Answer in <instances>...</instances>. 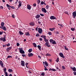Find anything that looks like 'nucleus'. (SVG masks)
<instances>
[{
  "label": "nucleus",
  "instance_id": "f257e3e1",
  "mask_svg": "<svg viewBox=\"0 0 76 76\" xmlns=\"http://www.w3.org/2000/svg\"><path fill=\"white\" fill-rule=\"evenodd\" d=\"M19 50L20 53L21 54H24L25 53V52L23 50V49L22 48H20L19 49Z\"/></svg>",
  "mask_w": 76,
  "mask_h": 76
},
{
  "label": "nucleus",
  "instance_id": "f03ea898",
  "mask_svg": "<svg viewBox=\"0 0 76 76\" xmlns=\"http://www.w3.org/2000/svg\"><path fill=\"white\" fill-rule=\"evenodd\" d=\"M76 16V11L72 12V16H73V18L75 19Z\"/></svg>",
  "mask_w": 76,
  "mask_h": 76
},
{
  "label": "nucleus",
  "instance_id": "7ed1b4c3",
  "mask_svg": "<svg viewBox=\"0 0 76 76\" xmlns=\"http://www.w3.org/2000/svg\"><path fill=\"white\" fill-rule=\"evenodd\" d=\"M38 32L39 34H42V29L41 28H38Z\"/></svg>",
  "mask_w": 76,
  "mask_h": 76
},
{
  "label": "nucleus",
  "instance_id": "20e7f679",
  "mask_svg": "<svg viewBox=\"0 0 76 76\" xmlns=\"http://www.w3.org/2000/svg\"><path fill=\"white\" fill-rule=\"evenodd\" d=\"M45 45L47 46L48 47H50V45L49 44V42H46L45 43Z\"/></svg>",
  "mask_w": 76,
  "mask_h": 76
},
{
  "label": "nucleus",
  "instance_id": "39448f33",
  "mask_svg": "<svg viewBox=\"0 0 76 76\" xmlns=\"http://www.w3.org/2000/svg\"><path fill=\"white\" fill-rule=\"evenodd\" d=\"M42 12H44V13H47V10H45V9L44 8H42Z\"/></svg>",
  "mask_w": 76,
  "mask_h": 76
},
{
  "label": "nucleus",
  "instance_id": "423d86ee",
  "mask_svg": "<svg viewBox=\"0 0 76 76\" xmlns=\"http://www.w3.org/2000/svg\"><path fill=\"white\" fill-rule=\"evenodd\" d=\"M18 3L19 4L18 6V8H19L22 6V2L21 1H19Z\"/></svg>",
  "mask_w": 76,
  "mask_h": 76
},
{
  "label": "nucleus",
  "instance_id": "0eeeda50",
  "mask_svg": "<svg viewBox=\"0 0 76 76\" xmlns=\"http://www.w3.org/2000/svg\"><path fill=\"white\" fill-rule=\"evenodd\" d=\"M33 56L34 54H33L32 53H28V57H33Z\"/></svg>",
  "mask_w": 76,
  "mask_h": 76
},
{
  "label": "nucleus",
  "instance_id": "6e6552de",
  "mask_svg": "<svg viewBox=\"0 0 76 76\" xmlns=\"http://www.w3.org/2000/svg\"><path fill=\"white\" fill-rule=\"evenodd\" d=\"M59 56L61 57L64 58V55L62 53H59Z\"/></svg>",
  "mask_w": 76,
  "mask_h": 76
},
{
  "label": "nucleus",
  "instance_id": "1a4fd4ad",
  "mask_svg": "<svg viewBox=\"0 0 76 76\" xmlns=\"http://www.w3.org/2000/svg\"><path fill=\"white\" fill-rule=\"evenodd\" d=\"M21 65L22 66H25V62L23 61H21Z\"/></svg>",
  "mask_w": 76,
  "mask_h": 76
},
{
  "label": "nucleus",
  "instance_id": "9d476101",
  "mask_svg": "<svg viewBox=\"0 0 76 76\" xmlns=\"http://www.w3.org/2000/svg\"><path fill=\"white\" fill-rule=\"evenodd\" d=\"M27 8L28 9V10H31V5L29 4L27 5Z\"/></svg>",
  "mask_w": 76,
  "mask_h": 76
},
{
  "label": "nucleus",
  "instance_id": "9b49d317",
  "mask_svg": "<svg viewBox=\"0 0 76 76\" xmlns=\"http://www.w3.org/2000/svg\"><path fill=\"white\" fill-rule=\"evenodd\" d=\"M50 19H51L52 20H53V19H56V18L55 17L53 16H51L50 17Z\"/></svg>",
  "mask_w": 76,
  "mask_h": 76
},
{
  "label": "nucleus",
  "instance_id": "f8f14e48",
  "mask_svg": "<svg viewBox=\"0 0 76 76\" xmlns=\"http://www.w3.org/2000/svg\"><path fill=\"white\" fill-rule=\"evenodd\" d=\"M71 69H72V70L74 71H75L76 72V68L75 67H71Z\"/></svg>",
  "mask_w": 76,
  "mask_h": 76
},
{
  "label": "nucleus",
  "instance_id": "ddd939ff",
  "mask_svg": "<svg viewBox=\"0 0 76 76\" xmlns=\"http://www.w3.org/2000/svg\"><path fill=\"white\" fill-rule=\"evenodd\" d=\"M35 17L36 19H38V18H40V15L38 14L35 16Z\"/></svg>",
  "mask_w": 76,
  "mask_h": 76
},
{
  "label": "nucleus",
  "instance_id": "4468645a",
  "mask_svg": "<svg viewBox=\"0 0 76 76\" xmlns=\"http://www.w3.org/2000/svg\"><path fill=\"white\" fill-rule=\"evenodd\" d=\"M0 64L2 67H3V63L1 61H0Z\"/></svg>",
  "mask_w": 76,
  "mask_h": 76
},
{
  "label": "nucleus",
  "instance_id": "2eb2a0df",
  "mask_svg": "<svg viewBox=\"0 0 76 76\" xmlns=\"http://www.w3.org/2000/svg\"><path fill=\"white\" fill-rule=\"evenodd\" d=\"M11 49H12V47H10L7 48L6 49L7 51H9Z\"/></svg>",
  "mask_w": 76,
  "mask_h": 76
},
{
  "label": "nucleus",
  "instance_id": "dca6fc26",
  "mask_svg": "<svg viewBox=\"0 0 76 76\" xmlns=\"http://www.w3.org/2000/svg\"><path fill=\"white\" fill-rule=\"evenodd\" d=\"M45 66H46V67L48 66V63L47 62H45Z\"/></svg>",
  "mask_w": 76,
  "mask_h": 76
},
{
  "label": "nucleus",
  "instance_id": "f3484780",
  "mask_svg": "<svg viewBox=\"0 0 76 76\" xmlns=\"http://www.w3.org/2000/svg\"><path fill=\"white\" fill-rule=\"evenodd\" d=\"M2 41H3V42H4L6 41V36H4V37L3 38V39Z\"/></svg>",
  "mask_w": 76,
  "mask_h": 76
},
{
  "label": "nucleus",
  "instance_id": "a211bd4d",
  "mask_svg": "<svg viewBox=\"0 0 76 76\" xmlns=\"http://www.w3.org/2000/svg\"><path fill=\"white\" fill-rule=\"evenodd\" d=\"M54 29H55V28H49V30L51 31H54Z\"/></svg>",
  "mask_w": 76,
  "mask_h": 76
},
{
  "label": "nucleus",
  "instance_id": "6ab92c4d",
  "mask_svg": "<svg viewBox=\"0 0 76 76\" xmlns=\"http://www.w3.org/2000/svg\"><path fill=\"white\" fill-rule=\"evenodd\" d=\"M26 35V36H28V35L29 36H30V34H29V32H26L25 34Z\"/></svg>",
  "mask_w": 76,
  "mask_h": 76
},
{
  "label": "nucleus",
  "instance_id": "aec40b11",
  "mask_svg": "<svg viewBox=\"0 0 76 76\" xmlns=\"http://www.w3.org/2000/svg\"><path fill=\"white\" fill-rule=\"evenodd\" d=\"M50 43H52V44H56V42L54 40L53 41V42H50Z\"/></svg>",
  "mask_w": 76,
  "mask_h": 76
},
{
  "label": "nucleus",
  "instance_id": "412c9836",
  "mask_svg": "<svg viewBox=\"0 0 76 76\" xmlns=\"http://www.w3.org/2000/svg\"><path fill=\"white\" fill-rule=\"evenodd\" d=\"M4 22H2L1 23V26L3 27V26H4Z\"/></svg>",
  "mask_w": 76,
  "mask_h": 76
},
{
  "label": "nucleus",
  "instance_id": "4be33fe9",
  "mask_svg": "<svg viewBox=\"0 0 76 76\" xmlns=\"http://www.w3.org/2000/svg\"><path fill=\"white\" fill-rule=\"evenodd\" d=\"M32 51V49H30L28 50V53H31Z\"/></svg>",
  "mask_w": 76,
  "mask_h": 76
},
{
  "label": "nucleus",
  "instance_id": "5701e85b",
  "mask_svg": "<svg viewBox=\"0 0 76 76\" xmlns=\"http://www.w3.org/2000/svg\"><path fill=\"white\" fill-rule=\"evenodd\" d=\"M29 25H31V26H34V23H29Z\"/></svg>",
  "mask_w": 76,
  "mask_h": 76
},
{
  "label": "nucleus",
  "instance_id": "b1692460",
  "mask_svg": "<svg viewBox=\"0 0 76 76\" xmlns=\"http://www.w3.org/2000/svg\"><path fill=\"white\" fill-rule=\"evenodd\" d=\"M44 40L45 42H48V40L46 39V38H45L44 39Z\"/></svg>",
  "mask_w": 76,
  "mask_h": 76
},
{
  "label": "nucleus",
  "instance_id": "393cba45",
  "mask_svg": "<svg viewBox=\"0 0 76 76\" xmlns=\"http://www.w3.org/2000/svg\"><path fill=\"white\" fill-rule=\"evenodd\" d=\"M19 33L20 34V35H23V33L22 31H19Z\"/></svg>",
  "mask_w": 76,
  "mask_h": 76
},
{
  "label": "nucleus",
  "instance_id": "a878e982",
  "mask_svg": "<svg viewBox=\"0 0 76 76\" xmlns=\"http://www.w3.org/2000/svg\"><path fill=\"white\" fill-rule=\"evenodd\" d=\"M49 70H52V71H56L57 70L55 69H49Z\"/></svg>",
  "mask_w": 76,
  "mask_h": 76
},
{
  "label": "nucleus",
  "instance_id": "bb28decb",
  "mask_svg": "<svg viewBox=\"0 0 76 76\" xmlns=\"http://www.w3.org/2000/svg\"><path fill=\"white\" fill-rule=\"evenodd\" d=\"M2 29H3V30H4V31H6V27L4 26L3 27H2Z\"/></svg>",
  "mask_w": 76,
  "mask_h": 76
},
{
  "label": "nucleus",
  "instance_id": "cd10ccee",
  "mask_svg": "<svg viewBox=\"0 0 76 76\" xmlns=\"http://www.w3.org/2000/svg\"><path fill=\"white\" fill-rule=\"evenodd\" d=\"M37 47L39 48V50H41V46L40 45H38Z\"/></svg>",
  "mask_w": 76,
  "mask_h": 76
},
{
  "label": "nucleus",
  "instance_id": "c85d7f7f",
  "mask_svg": "<svg viewBox=\"0 0 76 76\" xmlns=\"http://www.w3.org/2000/svg\"><path fill=\"white\" fill-rule=\"evenodd\" d=\"M13 71V70L11 69H8V72H12Z\"/></svg>",
  "mask_w": 76,
  "mask_h": 76
},
{
  "label": "nucleus",
  "instance_id": "c756f323",
  "mask_svg": "<svg viewBox=\"0 0 76 76\" xmlns=\"http://www.w3.org/2000/svg\"><path fill=\"white\" fill-rule=\"evenodd\" d=\"M56 61L57 62H58L59 61V58L58 57L56 60Z\"/></svg>",
  "mask_w": 76,
  "mask_h": 76
},
{
  "label": "nucleus",
  "instance_id": "7c9ffc66",
  "mask_svg": "<svg viewBox=\"0 0 76 76\" xmlns=\"http://www.w3.org/2000/svg\"><path fill=\"white\" fill-rule=\"evenodd\" d=\"M33 45H34V47H37V44L35 43H33Z\"/></svg>",
  "mask_w": 76,
  "mask_h": 76
},
{
  "label": "nucleus",
  "instance_id": "2f4dec72",
  "mask_svg": "<svg viewBox=\"0 0 76 76\" xmlns=\"http://www.w3.org/2000/svg\"><path fill=\"white\" fill-rule=\"evenodd\" d=\"M48 34L49 35H52V33H51V32L50 31H49L48 32Z\"/></svg>",
  "mask_w": 76,
  "mask_h": 76
},
{
  "label": "nucleus",
  "instance_id": "473e14b6",
  "mask_svg": "<svg viewBox=\"0 0 76 76\" xmlns=\"http://www.w3.org/2000/svg\"><path fill=\"white\" fill-rule=\"evenodd\" d=\"M46 56H51V55L49 53H47L46 55Z\"/></svg>",
  "mask_w": 76,
  "mask_h": 76
},
{
  "label": "nucleus",
  "instance_id": "72a5a7b5",
  "mask_svg": "<svg viewBox=\"0 0 76 76\" xmlns=\"http://www.w3.org/2000/svg\"><path fill=\"white\" fill-rule=\"evenodd\" d=\"M4 73L5 75V76H8V75H9L7 74V72H5Z\"/></svg>",
  "mask_w": 76,
  "mask_h": 76
},
{
  "label": "nucleus",
  "instance_id": "f704fd0d",
  "mask_svg": "<svg viewBox=\"0 0 76 76\" xmlns=\"http://www.w3.org/2000/svg\"><path fill=\"white\" fill-rule=\"evenodd\" d=\"M6 5L7 7H11V6L9 5L8 4H7Z\"/></svg>",
  "mask_w": 76,
  "mask_h": 76
},
{
  "label": "nucleus",
  "instance_id": "c9c22d12",
  "mask_svg": "<svg viewBox=\"0 0 76 76\" xmlns=\"http://www.w3.org/2000/svg\"><path fill=\"white\" fill-rule=\"evenodd\" d=\"M44 2L42 1H41V4L42 5L43 4H44Z\"/></svg>",
  "mask_w": 76,
  "mask_h": 76
},
{
  "label": "nucleus",
  "instance_id": "e433bc0d",
  "mask_svg": "<svg viewBox=\"0 0 76 76\" xmlns=\"http://www.w3.org/2000/svg\"><path fill=\"white\" fill-rule=\"evenodd\" d=\"M53 39H50V42H53Z\"/></svg>",
  "mask_w": 76,
  "mask_h": 76
},
{
  "label": "nucleus",
  "instance_id": "4c0bfd02",
  "mask_svg": "<svg viewBox=\"0 0 76 76\" xmlns=\"http://www.w3.org/2000/svg\"><path fill=\"white\" fill-rule=\"evenodd\" d=\"M70 3H72V0H67Z\"/></svg>",
  "mask_w": 76,
  "mask_h": 76
},
{
  "label": "nucleus",
  "instance_id": "58836bf2",
  "mask_svg": "<svg viewBox=\"0 0 76 76\" xmlns=\"http://www.w3.org/2000/svg\"><path fill=\"white\" fill-rule=\"evenodd\" d=\"M12 18H15V15H14V14H12Z\"/></svg>",
  "mask_w": 76,
  "mask_h": 76
},
{
  "label": "nucleus",
  "instance_id": "ea45409f",
  "mask_svg": "<svg viewBox=\"0 0 76 76\" xmlns=\"http://www.w3.org/2000/svg\"><path fill=\"white\" fill-rule=\"evenodd\" d=\"M4 72H6V68H4Z\"/></svg>",
  "mask_w": 76,
  "mask_h": 76
},
{
  "label": "nucleus",
  "instance_id": "a19ab883",
  "mask_svg": "<svg viewBox=\"0 0 76 76\" xmlns=\"http://www.w3.org/2000/svg\"><path fill=\"white\" fill-rule=\"evenodd\" d=\"M40 2H41L40 0H37L38 3H39V4L40 3Z\"/></svg>",
  "mask_w": 76,
  "mask_h": 76
},
{
  "label": "nucleus",
  "instance_id": "79ce46f5",
  "mask_svg": "<svg viewBox=\"0 0 76 76\" xmlns=\"http://www.w3.org/2000/svg\"><path fill=\"white\" fill-rule=\"evenodd\" d=\"M71 30H72V31H75V28H71Z\"/></svg>",
  "mask_w": 76,
  "mask_h": 76
},
{
  "label": "nucleus",
  "instance_id": "37998d69",
  "mask_svg": "<svg viewBox=\"0 0 76 76\" xmlns=\"http://www.w3.org/2000/svg\"><path fill=\"white\" fill-rule=\"evenodd\" d=\"M20 45V44H19V43H17V47H19V45Z\"/></svg>",
  "mask_w": 76,
  "mask_h": 76
},
{
  "label": "nucleus",
  "instance_id": "c03bdc74",
  "mask_svg": "<svg viewBox=\"0 0 76 76\" xmlns=\"http://www.w3.org/2000/svg\"><path fill=\"white\" fill-rule=\"evenodd\" d=\"M56 34H59V32L58 31H56Z\"/></svg>",
  "mask_w": 76,
  "mask_h": 76
},
{
  "label": "nucleus",
  "instance_id": "a18cd8bd",
  "mask_svg": "<svg viewBox=\"0 0 76 76\" xmlns=\"http://www.w3.org/2000/svg\"><path fill=\"white\" fill-rule=\"evenodd\" d=\"M11 7V8L12 9H15V7H14L13 6L12 7L11 6V7Z\"/></svg>",
  "mask_w": 76,
  "mask_h": 76
},
{
  "label": "nucleus",
  "instance_id": "49530a36",
  "mask_svg": "<svg viewBox=\"0 0 76 76\" xmlns=\"http://www.w3.org/2000/svg\"><path fill=\"white\" fill-rule=\"evenodd\" d=\"M0 9H3V7L1 6L0 7Z\"/></svg>",
  "mask_w": 76,
  "mask_h": 76
},
{
  "label": "nucleus",
  "instance_id": "de8ad7c7",
  "mask_svg": "<svg viewBox=\"0 0 76 76\" xmlns=\"http://www.w3.org/2000/svg\"><path fill=\"white\" fill-rule=\"evenodd\" d=\"M49 7V6L48 5L46 6V9H48V8Z\"/></svg>",
  "mask_w": 76,
  "mask_h": 76
},
{
  "label": "nucleus",
  "instance_id": "09e8293b",
  "mask_svg": "<svg viewBox=\"0 0 76 76\" xmlns=\"http://www.w3.org/2000/svg\"><path fill=\"white\" fill-rule=\"evenodd\" d=\"M40 15H41V16H44V14H41V13L40 14Z\"/></svg>",
  "mask_w": 76,
  "mask_h": 76
},
{
  "label": "nucleus",
  "instance_id": "8fccbe9b",
  "mask_svg": "<svg viewBox=\"0 0 76 76\" xmlns=\"http://www.w3.org/2000/svg\"><path fill=\"white\" fill-rule=\"evenodd\" d=\"M74 74V75H76V72H74L73 73Z\"/></svg>",
  "mask_w": 76,
  "mask_h": 76
},
{
  "label": "nucleus",
  "instance_id": "3c124183",
  "mask_svg": "<svg viewBox=\"0 0 76 76\" xmlns=\"http://www.w3.org/2000/svg\"><path fill=\"white\" fill-rule=\"evenodd\" d=\"M43 37L44 38V39H45V38H46V36H43Z\"/></svg>",
  "mask_w": 76,
  "mask_h": 76
},
{
  "label": "nucleus",
  "instance_id": "603ef678",
  "mask_svg": "<svg viewBox=\"0 0 76 76\" xmlns=\"http://www.w3.org/2000/svg\"><path fill=\"white\" fill-rule=\"evenodd\" d=\"M62 69H65V67H64V66H62Z\"/></svg>",
  "mask_w": 76,
  "mask_h": 76
},
{
  "label": "nucleus",
  "instance_id": "864d4df0",
  "mask_svg": "<svg viewBox=\"0 0 76 76\" xmlns=\"http://www.w3.org/2000/svg\"><path fill=\"white\" fill-rule=\"evenodd\" d=\"M7 58H12V56H7Z\"/></svg>",
  "mask_w": 76,
  "mask_h": 76
},
{
  "label": "nucleus",
  "instance_id": "5fc2aeb1",
  "mask_svg": "<svg viewBox=\"0 0 76 76\" xmlns=\"http://www.w3.org/2000/svg\"><path fill=\"white\" fill-rule=\"evenodd\" d=\"M22 56H23V57H25V56H26V55H25V54H22Z\"/></svg>",
  "mask_w": 76,
  "mask_h": 76
},
{
  "label": "nucleus",
  "instance_id": "6e6d98bb",
  "mask_svg": "<svg viewBox=\"0 0 76 76\" xmlns=\"http://www.w3.org/2000/svg\"><path fill=\"white\" fill-rule=\"evenodd\" d=\"M48 60H49V61H50V62H51V61H52V60H51V59H49Z\"/></svg>",
  "mask_w": 76,
  "mask_h": 76
},
{
  "label": "nucleus",
  "instance_id": "4d7b16f0",
  "mask_svg": "<svg viewBox=\"0 0 76 76\" xmlns=\"http://www.w3.org/2000/svg\"><path fill=\"white\" fill-rule=\"evenodd\" d=\"M36 36V37H39V34H37Z\"/></svg>",
  "mask_w": 76,
  "mask_h": 76
},
{
  "label": "nucleus",
  "instance_id": "13d9d810",
  "mask_svg": "<svg viewBox=\"0 0 76 76\" xmlns=\"http://www.w3.org/2000/svg\"><path fill=\"white\" fill-rule=\"evenodd\" d=\"M35 30H36V31H38V27H36L35 28Z\"/></svg>",
  "mask_w": 76,
  "mask_h": 76
},
{
  "label": "nucleus",
  "instance_id": "bf43d9fd",
  "mask_svg": "<svg viewBox=\"0 0 76 76\" xmlns=\"http://www.w3.org/2000/svg\"><path fill=\"white\" fill-rule=\"evenodd\" d=\"M41 75H42V76H44V72H43Z\"/></svg>",
  "mask_w": 76,
  "mask_h": 76
},
{
  "label": "nucleus",
  "instance_id": "052dcab7",
  "mask_svg": "<svg viewBox=\"0 0 76 76\" xmlns=\"http://www.w3.org/2000/svg\"><path fill=\"white\" fill-rule=\"evenodd\" d=\"M2 34H3L2 32L1 31H0V35H2Z\"/></svg>",
  "mask_w": 76,
  "mask_h": 76
},
{
  "label": "nucleus",
  "instance_id": "680f3d73",
  "mask_svg": "<svg viewBox=\"0 0 76 76\" xmlns=\"http://www.w3.org/2000/svg\"><path fill=\"white\" fill-rule=\"evenodd\" d=\"M7 46H8V47H9V46H10V43H8V44H7Z\"/></svg>",
  "mask_w": 76,
  "mask_h": 76
},
{
  "label": "nucleus",
  "instance_id": "e2e57ef3",
  "mask_svg": "<svg viewBox=\"0 0 76 76\" xmlns=\"http://www.w3.org/2000/svg\"><path fill=\"white\" fill-rule=\"evenodd\" d=\"M33 6H34V7H35V6H36V4H33Z\"/></svg>",
  "mask_w": 76,
  "mask_h": 76
},
{
  "label": "nucleus",
  "instance_id": "0e129e2a",
  "mask_svg": "<svg viewBox=\"0 0 76 76\" xmlns=\"http://www.w3.org/2000/svg\"><path fill=\"white\" fill-rule=\"evenodd\" d=\"M64 49H65V50H67V48H66V46H65L64 47Z\"/></svg>",
  "mask_w": 76,
  "mask_h": 76
},
{
  "label": "nucleus",
  "instance_id": "69168bd1",
  "mask_svg": "<svg viewBox=\"0 0 76 76\" xmlns=\"http://www.w3.org/2000/svg\"><path fill=\"white\" fill-rule=\"evenodd\" d=\"M39 40L40 41H42V38H40L39 39Z\"/></svg>",
  "mask_w": 76,
  "mask_h": 76
},
{
  "label": "nucleus",
  "instance_id": "338daca9",
  "mask_svg": "<svg viewBox=\"0 0 76 76\" xmlns=\"http://www.w3.org/2000/svg\"><path fill=\"white\" fill-rule=\"evenodd\" d=\"M3 38H0V40H1V41H3Z\"/></svg>",
  "mask_w": 76,
  "mask_h": 76
},
{
  "label": "nucleus",
  "instance_id": "774afa93",
  "mask_svg": "<svg viewBox=\"0 0 76 76\" xmlns=\"http://www.w3.org/2000/svg\"><path fill=\"white\" fill-rule=\"evenodd\" d=\"M44 70H45V71L48 70V69L46 68H45Z\"/></svg>",
  "mask_w": 76,
  "mask_h": 76
}]
</instances>
